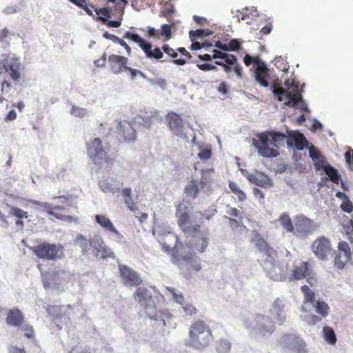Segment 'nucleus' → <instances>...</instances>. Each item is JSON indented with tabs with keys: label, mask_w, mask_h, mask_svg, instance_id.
<instances>
[{
	"label": "nucleus",
	"mask_w": 353,
	"mask_h": 353,
	"mask_svg": "<svg viewBox=\"0 0 353 353\" xmlns=\"http://www.w3.org/2000/svg\"><path fill=\"white\" fill-rule=\"evenodd\" d=\"M289 135L292 137L294 142V145L298 150H301L304 148L307 147L308 142L303 134L298 133L296 135H292L289 133Z\"/></svg>",
	"instance_id": "f704fd0d"
},
{
	"label": "nucleus",
	"mask_w": 353,
	"mask_h": 353,
	"mask_svg": "<svg viewBox=\"0 0 353 353\" xmlns=\"http://www.w3.org/2000/svg\"><path fill=\"white\" fill-rule=\"evenodd\" d=\"M226 213L229 216H230L231 218L232 217H236L239 219H240V221H242V219H243V216L241 214L240 211L237 208H236L228 205L227 206Z\"/></svg>",
	"instance_id": "5fc2aeb1"
},
{
	"label": "nucleus",
	"mask_w": 353,
	"mask_h": 353,
	"mask_svg": "<svg viewBox=\"0 0 353 353\" xmlns=\"http://www.w3.org/2000/svg\"><path fill=\"white\" fill-rule=\"evenodd\" d=\"M184 312L187 315L192 316L194 314H196V309L192 305L190 304L188 302L185 303L183 306H182Z\"/></svg>",
	"instance_id": "e2e57ef3"
},
{
	"label": "nucleus",
	"mask_w": 353,
	"mask_h": 353,
	"mask_svg": "<svg viewBox=\"0 0 353 353\" xmlns=\"http://www.w3.org/2000/svg\"><path fill=\"white\" fill-rule=\"evenodd\" d=\"M212 150L209 147L200 148V152L198 154V157L201 160H208L211 157Z\"/></svg>",
	"instance_id": "4d7b16f0"
},
{
	"label": "nucleus",
	"mask_w": 353,
	"mask_h": 353,
	"mask_svg": "<svg viewBox=\"0 0 353 353\" xmlns=\"http://www.w3.org/2000/svg\"><path fill=\"white\" fill-rule=\"evenodd\" d=\"M110 69L114 74H119L128 70V59L123 56L111 54L108 57Z\"/></svg>",
	"instance_id": "aec40b11"
},
{
	"label": "nucleus",
	"mask_w": 353,
	"mask_h": 353,
	"mask_svg": "<svg viewBox=\"0 0 353 353\" xmlns=\"http://www.w3.org/2000/svg\"><path fill=\"white\" fill-rule=\"evenodd\" d=\"M119 275L123 283L129 286H139L143 283V279L137 272L126 265H118Z\"/></svg>",
	"instance_id": "4468645a"
},
{
	"label": "nucleus",
	"mask_w": 353,
	"mask_h": 353,
	"mask_svg": "<svg viewBox=\"0 0 353 353\" xmlns=\"http://www.w3.org/2000/svg\"><path fill=\"white\" fill-rule=\"evenodd\" d=\"M289 310L288 303L283 299L277 298L270 309V315L276 323L281 325L285 322Z\"/></svg>",
	"instance_id": "2eb2a0df"
},
{
	"label": "nucleus",
	"mask_w": 353,
	"mask_h": 353,
	"mask_svg": "<svg viewBox=\"0 0 353 353\" xmlns=\"http://www.w3.org/2000/svg\"><path fill=\"white\" fill-rule=\"evenodd\" d=\"M192 239L181 246V256L183 261H190L195 257L196 253H203L206 250L209 243L210 236L208 231L201 232V229L196 232L190 234Z\"/></svg>",
	"instance_id": "7ed1b4c3"
},
{
	"label": "nucleus",
	"mask_w": 353,
	"mask_h": 353,
	"mask_svg": "<svg viewBox=\"0 0 353 353\" xmlns=\"http://www.w3.org/2000/svg\"><path fill=\"white\" fill-rule=\"evenodd\" d=\"M33 204L39 205L46 211L48 214L52 215L60 220H70L71 216H69L68 212L65 207L61 205H52L48 203H41L37 201H32Z\"/></svg>",
	"instance_id": "a211bd4d"
},
{
	"label": "nucleus",
	"mask_w": 353,
	"mask_h": 353,
	"mask_svg": "<svg viewBox=\"0 0 353 353\" xmlns=\"http://www.w3.org/2000/svg\"><path fill=\"white\" fill-rule=\"evenodd\" d=\"M205 185V182L201 181L198 182L195 179H192L188 182L185 188V192L188 196L195 199L199 192V186L203 188Z\"/></svg>",
	"instance_id": "bb28decb"
},
{
	"label": "nucleus",
	"mask_w": 353,
	"mask_h": 353,
	"mask_svg": "<svg viewBox=\"0 0 353 353\" xmlns=\"http://www.w3.org/2000/svg\"><path fill=\"white\" fill-rule=\"evenodd\" d=\"M23 316L19 310H11L8 312L6 322L12 326H20L23 322Z\"/></svg>",
	"instance_id": "cd10ccee"
},
{
	"label": "nucleus",
	"mask_w": 353,
	"mask_h": 353,
	"mask_svg": "<svg viewBox=\"0 0 353 353\" xmlns=\"http://www.w3.org/2000/svg\"><path fill=\"white\" fill-rule=\"evenodd\" d=\"M288 336H296L294 334H283L278 341V343L282 345L283 347L288 348L290 350L293 343L294 340L292 339H288Z\"/></svg>",
	"instance_id": "c03bdc74"
},
{
	"label": "nucleus",
	"mask_w": 353,
	"mask_h": 353,
	"mask_svg": "<svg viewBox=\"0 0 353 353\" xmlns=\"http://www.w3.org/2000/svg\"><path fill=\"white\" fill-rule=\"evenodd\" d=\"M317 228L314 221L309 218L300 215L294 219V232L292 234L299 239H305L312 234Z\"/></svg>",
	"instance_id": "f8f14e48"
},
{
	"label": "nucleus",
	"mask_w": 353,
	"mask_h": 353,
	"mask_svg": "<svg viewBox=\"0 0 353 353\" xmlns=\"http://www.w3.org/2000/svg\"><path fill=\"white\" fill-rule=\"evenodd\" d=\"M88 156L94 161V163L100 164L101 162L97 160L105 159V161L109 163L112 161L109 158H105V152L103 148L101 141L99 138H95L90 144L87 146Z\"/></svg>",
	"instance_id": "f3484780"
},
{
	"label": "nucleus",
	"mask_w": 353,
	"mask_h": 353,
	"mask_svg": "<svg viewBox=\"0 0 353 353\" xmlns=\"http://www.w3.org/2000/svg\"><path fill=\"white\" fill-rule=\"evenodd\" d=\"M0 70H3L15 82L21 78V63L18 57L13 54H4L0 57Z\"/></svg>",
	"instance_id": "1a4fd4ad"
},
{
	"label": "nucleus",
	"mask_w": 353,
	"mask_h": 353,
	"mask_svg": "<svg viewBox=\"0 0 353 353\" xmlns=\"http://www.w3.org/2000/svg\"><path fill=\"white\" fill-rule=\"evenodd\" d=\"M30 250L39 259L55 261L64 255V247L61 244L50 243L46 241L39 243Z\"/></svg>",
	"instance_id": "423d86ee"
},
{
	"label": "nucleus",
	"mask_w": 353,
	"mask_h": 353,
	"mask_svg": "<svg viewBox=\"0 0 353 353\" xmlns=\"http://www.w3.org/2000/svg\"><path fill=\"white\" fill-rule=\"evenodd\" d=\"M253 139V145L260 155L265 158L276 157L279 153L277 150L270 148L272 145L276 148L284 145L287 136L281 132L274 130L265 131Z\"/></svg>",
	"instance_id": "f257e3e1"
},
{
	"label": "nucleus",
	"mask_w": 353,
	"mask_h": 353,
	"mask_svg": "<svg viewBox=\"0 0 353 353\" xmlns=\"http://www.w3.org/2000/svg\"><path fill=\"white\" fill-rule=\"evenodd\" d=\"M281 225L289 232H294V225L290 216L285 213L281 214L279 218Z\"/></svg>",
	"instance_id": "a19ab883"
},
{
	"label": "nucleus",
	"mask_w": 353,
	"mask_h": 353,
	"mask_svg": "<svg viewBox=\"0 0 353 353\" xmlns=\"http://www.w3.org/2000/svg\"><path fill=\"white\" fill-rule=\"evenodd\" d=\"M92 246L91 249L93 250L95 255L98 253V252L105 245L104 241L98 236H94L92 238Z\"/></svg>",
	"instance_id": "09e8293b"
},
{
	"label": "nucleus",
	"mask_w": 353,
	"mask_h": 353,
	"mask_svg": "<svg viewBox=\"0 0 353 353\" xmlns=\"http://www.w3.org/2000/svg\"><path fill=\"white\" fill-rule=\"evenodd\" d=\"M112 6L101 8H95L92 5L90 6L94 9L97 15V21L106 24L110 28H119L121 25L124 8L127 5V0H108Z\"/></svg>",
	"instance_id": "f03ea898"
},
{
	"label": "nucleus",
	"mask_w": 353,
	"mask_h": 353,
	"mask_svg": "<svg viewBox=\"0 0 353 353\" xmlns=\"http://www.w3.org/2000/svg\"><path fill=\"white\" fill-rule=\"evenodd\" d=\"M309 267L307 262H302L294 266L289 277L290 280H301L309 275Z\"/></svg>",
	"instance_id": "5701e85b"
},
{
	"label": "nucleus",
	"mask_w": 353,
	"mask_h": 353,
	"mask_svg": "<svg viewBox=\"0 0 353 353\" xmlns=\"http://www.w3.org/2000/svg\"><path fill=\"white\" fill-rule=\"evenodd\" d=\"M160 37H164L163 41H168L172 37V26L164 23L161 26Z\"/></svg>",
	"instance_id": "a18cd8bd"
},
{
	"label": "nucleus",
	"mask_w": 353,
	"mask_h": 353,
	"mask_svg": "<svg viewBox=\"0 0 353 353\" xmlns=\"http://www.w3.org/2000/svg\"><path fill=\"white\" fill-rule=\"evenodd\" d=\"M248 179L252 183L263 188H267L273 185L272 180L267 175H265L262 173L250 175L248 177Z\"/></svg>",
	"instance_id": "a878e982"
},
{
	"label": "nucleus",
	"mask_w": 353,
	"mask_h": 353,
	"mask_svg": "<svg viewBox=\"0 0 353 353\" xmlns=\"http://www.w3.org/2000/svg\"><path fill=\"white\" fill-rule=\"evenodd\" d=\"M341 208L343 211L347 213H350L353 210V204L352 201L349 199H347L346 200L343 201L341 205Z\"/></svg>",
	"instance_id": "052dcab7"
},
{
	"label": "nucleus",
	"mask_w": 353,
	"mask_h": 353,
	"mask_svg": "<svg viewBox=\"0 0 353 353\" xmlns=\"http://www.w3.org/2000/svg\"><path fill=\"white\" fill-rule=\"evenodd\" d=\"M74 243L81 249L83 254H88L92 246V238L87 239L85 236L81 234L75 238Z\"/></svg>",
	"instance_id": "c85d7f7f"
},
{
	"label": "nucleus",
	"mask_w": 353,
	"mask_h": 353,
	"mask_svg": "<svg viewBox=\"0 0 353 353\" xmlns=\"http://www.w3.org/2000/svg\"><path fill=\"white\" fill-rule=\"evenodd\" d=\"M272 90L279 101L287 100L285 102V105L287 106L295 107L302 99L301 94L299 92L296 87L292 90L288 91L276 83H274L272 85Z\"/></svg>",
	"instance_id": "9d476101"
},
{
	"label": "nucleus",
	"mask_w": 353,
	"mask_h": 353,
	"mask_svg": "<svg viewBox=\"0 0 353 353\" xmlns=\"http://www.w3.org/2000/svg\"><path fill=\"white\" fill-rule=\"evenodd\" d=\"M229 188L231 190V191L237 196L239 201L243 202L245 200H246V198H247L246 194L240 188V187L236 182L230 181L229 182Z\"/></svg>",
	"instance_id": "58836bf2"
},
{
	"label": "nucleus",
	"mask_w": 353,
	"mask_h": 353,
	"mask_svg": "<svg viewBox=\"0 0 353 353\" xmlns=\"http://www.w3.org/2000/svg\"><path fill=\"white\" fill-rule=\"evenodd\" d=\"M345 159L348 168L353 171V150L350 149L345 153Z\"/></svg>",
	"instance_id": "13d9d810"
},
{
	"label": "nucleus",
	"mask_w": 353,
	"mask_h": 353,
	"mask_svg": "<svg viewBox=\"0 0 353 353\" xmlns=\"http://www.w3.org/2000/svg\"><path fill=\"white\" fill-rule=\"evenodd\" d=\"M212 34V32L208 29H197L196 30H190L189 35L192 41L195 40L197 38H204L210 36Z\"/></svg>",
	"instance_id": "79ce46f5"
},
{
	"label": "nucleus",
	"mask_w": 353,
	"mask_h": 353,
	"mask_svg": "<svg viewBox=\"0 0 353 353\" xmlns=\"http://www.w3.org/2000/svg\"><path fill=\"white\" fill-rule=\"evenodd\" d=\"M288 339H292L294 343L290 350L296 353H307V347L305 342L299 336H288Z\"/></svg>",
	"instance_id": "7c9ffc66"
},
{
	"label": "nucleus",
	"mask_w": 353,
	"mask_h": 353,
	"mask_svg": "<svg viewBox=\"0 0 353 353\" xmlns=\"http://www.w3.org/2000/svg\"><path fill=\"white\" fill-rule=\"evenodd\" d=\"M300 317L310 325H316L321 321V317L312 314H305Z\"/></svg>",
	"instance_id": "49530a36"
},
{
	"label": "nucleus",
	"mask_w": 353,
	"mask_h": 353,
	"mask_svg": "<svg viewBox=\"0 0 353 353\" xmlns=\"http://www.w3.org/2000/svg\"><path fill=\"white\" fill-rule=\"evenodd\" d=\"M94 219L95 221L105 230L110 232L116 235H119V232L106 216L97 214L94 216Z\"/></svg>",
	"instance_id": "b1692460"
},
{
	"label": "nucleus",
	"mask_w": 353,
	"mask_h": 353,
	"mask_svg": "<svg viewBox=\"0 0 353 353\" xmlns=\"http://www.w3.org/2000/svg\"><path fill=\"white\" fill-rule=\"evenodd\" d=\"M178 225L180 228L186 234H193L201 229L199 224L192 225L190 216L188 212H184L179 215Z\"/></svg>",
	"instance_id": "412c9836"
},
{
	"label": "nucleus",
	"mask_w": 353,
	"mask_h": 353,
	"mask_svg": "<svg viewBox=\"0 0 353 353\" xmlns=\"http://www.w3.org/2000/svg\"><path fill=\"white\" fill-rule=\"evenodd\" d=\"M113 181V179H110L101 180L99 183L101 190L105 193H114L116 190H119V189H114L112 184Z\"/></svg>",
	"instance_id": "e433bc0d"
},
{
	"label": "nucleus",
	"mask_w": 353,
	"mask_h": 353,
	"mask_svg": "<svg viewBox=\"0 0 353 353\" xmlns=\"http://www.w3.org/2000/svg\"><path fill=\"white\" fill-rule=\"evenodd\" d=\"M124 38L133 41L134 42L139 44V47L145 54L147 58L160 59L163 57V53L159 48L152 49V44L149 42L145 41L142 39L138 34L132 33L127 31L124 34Z\"/></svg>",
	"instance_id": "9b49d317"
},
{
	"label": "nucleus",
	"mask_w": 353,
	"mask_h": 353,
	"mask_svg": "<svg viewBox=\"0 0 353 353\" xmlns=\"http://www.w3.org/2000/svg\"><path fill=\"white\" fill-rule=\"evenodd\" d=\"M179 241L178 236L171 232L164 234L161 236L159 242L162 246L163 250L166 252H173L172 255L178 261H181V247L177 248V242Z\"/></svg>",
	"instance_id": "ddd939ff"
},
{
	"label": "nucleus",
	"mask_w": 353,
	"mask_h": 353,
	"mask_svg": "<svg viewBox=\"0 0 353 353\" xmlns=\"http://www.w3.org/2000/svg\"><path fill=\"white\" fill-rule=\"evenodd\" d=\"M343 229L345 231L347 239L350 242H353V220L350 219L347 224L343 225Z\"/></svg>",
	"instance_id": "603ef678"
},
{
	"label": "nucleus",
	"mask_w": 353,
	"mask_h": 353,
	"mask_svg": "<svg viewBox=\"0 0 353 353\" xmlns=\"http://www.w3.org/2000/svg\"><path fill=\"white\" fill-rule=\"evenodd\" d=\"M212 339V336L208 326L203 321H197L189 328L185 345L195 350H203L210 344Z\"/></svg>",
	"instance_id": "20e7f679"
},
{
	"label": "nucleus",
	"mask_w": 353,
	"mask_h": 353,
	"mask_svg": "<svg viewBox=\"0 0 353 353\" xmlns=\"http://www.w3.org/2000/svg\"><path fill=\"white\" fill-rule=\"evenodd\" d=\"M225 219L228 220L229 226L231 228V229L235 230L241 226V223L242 221H240V219L236 220L228 216H225Z\"/></svg>",
	"instance_id": "69168bd1"
},
{
	"label": "nucleus",
	"mask_w": 353,
	"mask_h": 353,
	"mask_svg": "<svg viewBox=\"0 0 353 353\" xmlns=\"http://www.w3.org/2000/svg\"><path fill=\"white\" fill-rule=\"evenodd\" d=\"M216 350L218 353H229L231 350V343L227 339H221L216 342Z\"/></svg>",
	"instance_id": "ea45409f"
},
{
	"label": "nucleus",
	"mask_w": 353,
	"mask_h": 353,
	"mask_svg": "<svg viewBox=\"0 0 353 353\" xmlns=\"http://www.w3.org/2000/svg\"><path fill=\"white\" fill-rule=\"evenodd\" d=\"M311 248L315 256L321 260H326L332 250L331 242L325 236H319L314 241Z\"/></svg>",
	"instance_id": "dca6fc26"
},
{
	"label": "nucleus",
	"mask_w": 353,
	"mask_h": 353,
	"mask_svg": "<svg viewBox=\"0 0 353 353\" xmlns=\"http://www.w3.org/2000/svg\"><path fill=\"white\" fill-rule=\"evenodd\" d=\"M97 257H99L101 259H108V258H114V255L113 252L111 250L110 248H108L105 244L103 245V247L98 252V253L96 254Z\"/></svg>",
	"instance_id": "de8ad7c7"
},
{
	"label": "nucleus",
	"mask_w": 353,
	"mask_h": 353,
	"mask_svg": "<svg viewBox=\"0 0 353 353\" xmlns=\"http://www.w3.org/2000/svg\"><path fill=\"white\" fill-rule=\"evenodd\" d=\"M162 50L168 56L174 58L173 63L178 65H183L186 63V60L184 59H176L178 57L177 52L168 44H164L162 46Z\"/></svg>",
	"instance_id": "2f4dec72"
},
{
	"label": "nucleus",
	"mask_w": 353,
	"mask_h": 353,
	"mask_svg": "<svg viewBox=\"0 0 353 353\" xmlns=\"http://www.w3.org/2000/svg\"><path fill=\"white\" fill-rule=\"evenodd\" d=\"M241 46V43L236 39H232L228 44H227L228 51H238L240 50Z\"/></svg>",
	"instance_id": "bf43d9fd"
},
{
	"label": "nucleus",
	"mask_w": 353,
	"mask_h": 353,
	"mask_svg": "<svg viewBox=\"0 0 353 353\" xmlns=\"http://www.w3.org/2000/svg\"><path fill=\"white\" fill-rule=\"evenodd\" d=\"M323 336L330 345H335L336 343V336L332 327L325 326L323 329Z\"/></svg>",
	"instance_id": "72a5a7b5"
},
{
	"label": "nucleus",
	"mask_w": 353,
	"mask_h": 353,
	"mask_svg": "<svg viewBox=\"0 0 353 353\" xmlns=\"http://www.w3.org/2000/svg\"><path fill=\"white\" fill-rule=\"evenodd\" d=\"M324 172L334 183H339L341 175L336 168L332 167L331 165H329L325 168Z\"/></svg>",
	"instance_id": "c9c22d12"
},
{
	"label": "nucleus",
	"mask_w": 353,
	"mask_h": 353,
	"mask_svg": "<svg viewBox=\"0 0 353 353\" xmlns=\"http://www.w3.org/2000/svg\"><path fill=\"white\" fill-rule=\"evenodd\" d=\"M197 68L202 71L217 70V67L210 63H196Z\"/></svg>",
	"instance_id": "680f3d73"
},
{
	"label": "nucleus",
	"mask_w": 353,
	"mask_h": 353,
	"mask_svg": "<svg viewBox=\"0 0 353 353\" xmlns=\"http://www.w3.org/2000/svg\"><path fill=\"white\" fill-rule=\"evenodd\" d=\"M167 125L169 129L172 131L175 135L183 137V123L179 114L170 112L166 115Z\"/></svg>",
	"instance_id": "6ab92c4d"
},
{
	"label": "nucleus",
	"mask_w": 353,
	"mask_h": 353,
	"mask_svg": "<svg viewBox=\"0 0 353 353\" xmlns=\"http://www.w3.org/2000/svg\"><path fill=\"white\" fill-rule=\"evenodd\" d=\"M46 311L52 318H62L65 314V307L63 305H48L46 307Z\"/></svg>",
	"instance_id": "473e14b6"
},
{
	"label": "nucleus",
	"mask_w": 353,
	"mask_h": 353,
	"mask_svg": "<svg viewBox=\"0 0 353 353\" xmlns=\"http://www.w3.org/2000/svg\"><path fill=\"white\" fill-rule=\"evenodd\" d=\"M245 326L250 333L266 336L272 334L274 331V325L272 319L263 314L250 316L244 321Z\"/></svg>",
	"instance_id": "39448f33"
},
{
	"label": "nucleus",
	"mask_w": 353,
	"mask_h": 353,
	"mask_svg": "<svg viewBox=\"0 0 353 353\" xmlns=\"http://www.w3.org/2000/svg\"><path fill=\"white\" fill-rule=\"evenodd\" d=\"M314 167L316 170H325V168L330 164L327 162V160L323 156H321L319 159L316 160L314 162Z\"/></svg>",
	"instance_id": "864d4df0"
},
{
	"label": "nucleus",
	"mask_w": 353,
	"mask_h": 353,
	"mask_svg": "<svg viewBox=\"0 0 353 353\" xmlns=\"http://www.w3.org/2000/svg\"><path fill=\"white\" fill-rule=\"evenodd\" d=\"M350 260L351 258L348 257L347 255L345 256L341 254V253H337L334 259V267L339 270H342Z\"/></svg>",
	"instance_id": "4c0bfd02"
},
{
	"label": "nucleus",
	"mask_w": 353,
	"mask_h": 353,
	"mask_svg": "<svg viewBox=\"0 0 353 353\" xmlns=\"http://www.w3.org/2000/svg\"><path fill=\"white\" fill-rule=\"evenodd\" d=\"M338 253H341L343 255H347L351 258V251L348 243L345 241H341L338 245Z\"/></svg>",
	"instance_id": "3c124183"
},
{
	"label": "nucleus",
	"mask_w": 353,
	"mask_h": 353,
	"mask_svg": "<svg viewBox=\"0 0 353 353\" xmlns=\"http://www.w3.org/2000/svg\"><path fill=\"white\" fill-rule=\"evenodd\" d=\"M301 289L304 296L303 305L301 307V311L306 312L307 305H310L322 317L327 316L330 312L329 305L325 301H321L312 288Z\"/></svg>",
	"instance_id": "0eeeda50"
},
{
	"label": "nucleus",
	"mask_w": 353,
	"mask_h": 353,
	"mask_svg": "<svg viewBox=\"0 0 353 353\" xmlns=\"http://www.w3.org/2000/svg\"><path fill=\"white\" fill-rule=\"evenodd\" d=\"M253 241L255 245L258 248L260 251H263L269 245L268 242L262 238L259 234L255 235Z\"/></svg>",
	"instance_id": "8fccbe9b"
},
{
	"label": "nucleus",
	"mask_w": 353,
	"mask_h": 353,
	"mask_svg": "<svg viewBox=\"0 0 353 353\" xmlns=\"http://www.w3.org/2000/svg\"><path fill=\"white\" fill-rule=\"evenodd\" d=\"M10 214L11 216H15L19 219H28V213L26 211H24L19 208L15 207V206H10Z\"/></svg>",
	"instance_id": "37998d69"
},
{
	"label": "nucleus",
	"mask_w": 353,
	"mask_h": 353,
	"mask_svg": "<svg viewBox=\"0 0 353 353\" xmlns=\"http://www.w3.org/2000/svg\"><path fill=\"white\" fill-rule=\"evenodd\" d=\"M135 299L144 308L150 319H160L161 314H158L153 296L147 288H137L134 295Z\"/></svg>",
	"instance_id": "6e6552de"
},
{
	"label": "nucleus",
	"mask_w": 353,
	"mask_h": 353,
	"mask_svg": "<svg viewBox=\"0 0 353 353\" xmlns=\"http://www.w3.org/2000/svg\"><path fill=\"white\" fill-rule=\"evenodd\" d=\"M266 256L272 259L273 260L277 255V252L269 245L262 251Z\"/></svg>",
	"instance_id": "338daca9"
},
{
	"label": "nucleus",
	"mask_w": 353,
	"mask_h": 353,
	"mask_svg": "<svg viewBox=\"0 0 353 353\" xmlns=\"http://www.w3.org/2000/svg\"><path fill=\"white\" fill-rule=\"evenodd\" d=\"M132 212H134L136 218H137L141 223L144 222L148 218V214L145 212H141L138 207H137V211L136 210V211H132Z\"/></svg>",
	"instance_id": "0e129e2a"
},
{
	"label": "nucleus",
	"mask_w": 353,
	"mask_h": 353,
	"mask_svg": "<svg viewBox=\"0 0 353 353\" xmlns=\"http://www.w3.org/2000/svg\"><path fill=\"white\" fill-rule=\"evenodd\" d=\"M309 154L310 157L313 160L314 162L322 156L321 152L315 148H310Z\"/></svg>",
	"instance_id": "774afa93"
},
{
	"label": "nucleus",
	"mask_w": 353,
	"mask_h": 353,
	"mask_svg": "<svg viewBox=\"0 0 353 353\" xmlns=\"http://www.w3.org/2000/svg\"><path fill=\"white\" fill-rule=\"evenodd\" d=\"M262 65L255 69V78L256 81L263 87H268L269 85L268 78H269V69L266 64H261Z\"/></svg>",
	"instance_id": "393cba45"
},
{
	"label": "nucleus",
	"mask_w": 353,
	"mask_h": 353,
	"mask_svg": "<svg viewBox=\"0 0 353 353\" xmlns=\"http://www.w3.org/2000/svg\"><path fill=\"white\" fill-rule=\"evenodd\" d=\"M122 196L124 203L130 211H137V203L133 201L131 188H125L122 190Z\"/></svg>",
	"instance_id": "c756f323"
},
{
	"label": "nucleus",
	"mask_w": 353,
	"mask_h": 353,
	"mask_svg": "<svg viewBox=\"0 0 353 353\" xmlns=\"http://www.w3.org/2000/svg\"><path fill=\"white\" fill-rule=\"evenodd\" d=\"M118 134L120 139L123 141H134L137 137L136 130L129 123H119L118 125Z\"/></svg>",
	"instance_id": "4be33fe9"
},
{
	"label": "nucleus",
	"mask_w": 353,
	"mask_h": 353,
	"mask_svg": "<svg viewBox=\"0 0 353 353\" xmlns=\"http://www.w3.org/2000/svg\"><path fill=\"white\" fill-rule=\"evenodd\" d=\"M70 113L75 117L82 118L86 114V110L77 105H73L71 108Z\"/></svg>",
	"instance_id": "6e6d98bb"
}]
</instances>
